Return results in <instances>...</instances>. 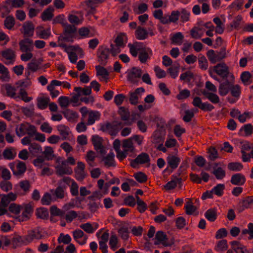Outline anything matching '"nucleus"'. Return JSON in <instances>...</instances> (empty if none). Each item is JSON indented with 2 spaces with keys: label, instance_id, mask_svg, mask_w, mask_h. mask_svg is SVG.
<instances>
[{
  "label": "nucleus",
  "instance_id": "nucleus-1",
  "mask_svg": "<svg viewBox=\"0 0 253 253\" xmlns=\"http://www.w3.org/2000/svg\"><path fill=\"white\" fill-rule=\"evenodd\" d=\"M36 132V127L27 123L20 124L16 126L15 128L16 134L19 137H21L26 134L33 136Z\"/></svg>",
  "mask_w": 253,
  "mask_h": 253
},
{
  "label": "nucleus",
  "instance_id": "nucleus-2",
  "mask_svg": "<svg viewBox=\"0 0 253 253\" xmlns=\"http://www.w3.org/2000/svg\"><path fill=\"white\" fill-rule=\"evenodd\" d=\"M207 56L211 63L215 64L226 57V48L222 47L219 51L216 52L212 49L209 50L207 52Z\"/></svg>",
  "mask_w": 253,
  "mask_h": 253
},
{
  "label": "nucleus",
  "instance_id": "nucleus-3",
  "mask_svg": "<svg viewBox=\"0 0 253 253\" xmlns=\"http://www.w3.org/2000/svg\"><path fill=\"white\" fill-rule=\"evenodd\" d=\"M31 188L30 181L25 179L21 180L14 185V190L18 196H23L29 193Z\"/></svg>",
  "mask_w": 253,
  "mask_h": 253
},
{
  "label": "nucleus",
  "instance_id": "nucleus-4",
  "mask_svg": "<svg viewBox=\"0 0 253 253\" xmlns=\"http://www.w3.org/2000/svg\"><path fill=\"white\" fill-rule=\"evenodd\" d=\"M211 68L214 73L223 79H227L229 76V68L224 62L218 63Z\"/></svg>",
  "mask_w": 253,
  "mask_h": 253
},
{
  "label": "nucleus",
  "instance_id": "nucleus-5",
  "mask_svg": "<svg viewBox=\"0 0 253 253\" xmlns=\"http://www.w3.org/2000/svg\"><path fill=\"white\" fill-rule=\"evenodd\" d=\"M142 70L137 67H132L127 73V80L132 84H137L142 74Z\"/></svg>",
  "mask_w": 253,
  "mask_h": 253
},
{
  "label": "nucleus",
  "instance_id": "nucleus-6",
  "mask_svg": "<svg viewBox=\"0 0 253 253\" xmlns=\"http://www.w3.org/2000/svg\"><path fill=\"white\" fill-rule=\"evenodd\" d=\"M109 49L103 46H100L97 50L98 61L102 65H105L109 57Z\"/></svg>",
  "mask_w": 253,
  "mask_h": 253
},
{
  "label": "nucleus",
  "instance_id": "nucleus-7",
  "mask_svg": "<svg viewBox=\"0 0 253 253\" xmlns=\"http://www.w3.org/2000/svg\"><path fill=\"white\" fill-rule=\"evenodd\" d=\"M21 211H22V214L19 216L18 218L19 221H26L30 218L33 211V208L30 203L24 204L22 206Z\"/></svg>",
  "mask_w": 253,
  "mask_h": 253
},
{
  "label": "nucleus",
  "instance_id": "nucleus-8",
  "mask_svg": "<svg viewBox=\"0 0 253 253\" xmlns=\"http://www.w3.org/2000/svg\"><path fill=\"white\" fill-rule=\"evenodd\" d=\"M19 45L21 52L32 51L34 48L33 40L28 38L20 41Z\"/></svg>",
  "mask_w": 253,
  "mask_h": 253
},
{
  "label": "nucleus",
  "instance_id": "nucleus-9",
  "mask_svg": "<svg viewBox=\"0 0 253 253\" xmlns=\"http://www.w3.org/2000/svg\"><path fill=\"white\" fill-rule=\"evenodd\" d=\"M150 161L149 155L146 153H142L131 162V166L133 168H135L138 164H143Z\"/></svg>",
  "mask_w": 253,
  "mask_h": 253
},
{
  "label": "nucleus",
  "instance_id": "nucleus-10",
  "mask_svg": "<svg viewBox=\"0 0 253 253\" xmlns=\"http://www.w3.org/2000/svg\"><path fill=\"white\" fill-rule=\"evenodd\" d=\"M85 165L81 162H78L77 167L75 169V177L79 181H83L86 176L84 171Z\"/></svg>",
  "mask_w": 253,
  "mask_h": 253
},
{
  "label": "nucleus",
  "instance_id": "nucleus-11",
  "mask_svg": "<svg viewBox=\"0 0 253 253\" xmlns=\"http://www.w3.org/2000/svg\"><path fill=\"white\" fill-rule=\"evenodd\" d=\"M91 140L94 149L101 154H104L105 153V150L102 144V138L98 135H93L92 137Z\"/></svg>",
  "mask_w": 253,
  "mask_h": 253
},
{
  "label": "nucleus",
  "instance_id": "nucleus-12",
  "mask_svg": "<svg viewBox=\"0 0 253 253\" xmlns=\"http://www.w3.org/2000/svg\"><path fill=\"white\" fill-rule=\"evenodd\" d=\"M11 244L13 249L20 247L23 245L29 244L26 236H16L14 237L11 240Z\"/></svg>",
  "mask_w": 253,
  "mask_h": 253
},
{
  "label": "nucleus",
  "instance_id": "nucleus-13",
  "mask_svg": "<svg viewBox=\"0 0 253 253\" xmlns=\"http://www.w3.org/2000/svg\"><path fill=\"white\" fill-rule=\"evenodd\" d=\"M128 46L129 48V52L133 57H136L138 52H140L143 49H147L141 42H135L133 44L129 43Z\"/></svg>",
  "mask_w": 253,
  "mask_h": 253
},
{
  "label": "nucleus",
  "instance_id": "nucleus-14",
  "mask_svg": "<svg viewBox=\"0 0 253 253\" xmlns=\"http://www.w3.org/2000/svg\"><path fill=\"white\" fill-rule=\"evenodd\" d=\"M34 31V26L32 22H25L22 26L21 33L23 34L25 38L33 36Z\"/></svg>",
  "mask_w": 253,
  "mask_h": 253
},
{
  "label": "nucleus",
  "instance_id": "nucleus-15",
  "mask_svg": "<svg viewBox=\"0 0 253 253\" xmlns=\"http://www.w3.org/2000/svg\"><path fill=\"white\" fill-rule=\"evenodd\" d=\"M64 30L63 35H65V38L69 39L70 42H73L72 38L73 35L77 31V28L75 25L66 24L64 25Z\"/></svg>",
  "mask_w": 253,
  "mask_h": 253
},
{
  "label": "nucleus",
  "instance_id": "nucleus-16",
  "mask_svg": "<svg viewBox=\"0 0 253 253\" xmlns=\"http://www.w3.org/2000/svg\"><path fill=\"white\" fill-rule=\"evenodd\" d=\"M73 237L75 240L80 245L85 244L87 239V236L84 234L81 230H76L73 232Z\"/></svg>",
  "mask_w": 253,
  "mask_h": 253
},
{
  "label": "nucleus",
  "instance_id": "nucleus-17",
  "mask_svg": "<svg viewBox=\"0 0 253 253\" xmlns=\"http://www.w3.org/2000/svg\"><path fill=\"white\" fill-rule=\"evenodd\" d=\"M230 182L233 185L241 186L245 184L246 178L242 173H236L232 175L231 176Z\"/></svg>",
  "mask_w": 253,
  "mask_h": 253
},
{
  "label": "nucleus",
  "instance_id": "nucleus-18",
  "mask_svg": "<svg viewBox=\"0 0 253 253\" xmlns=\"http://www.w3.org/2000/svg\"><path fill=\"white\" fill-rule=\"evenodd\" d=\"M168 165L172 169H176L180 162V158L173 155H169L167 158Z\"/></svg>",
  "mask_w": 253,
  "mask_h": 253
},
{
  "label": "nucleus",
  "instance_id": "nucleus-19",
  "mask_svg": "<svg viewBox=\"0 0 253 253\" xmlns=\"http://www.w3.org/2000/svg\"><path fill=\"white\" fill-rule=\"evenodd\" d=\"M17 196L18 194L16 192L15 193L10 192L6 195H3L1 197L0 203L2 206L5 207L7 206L10 202L15 201Z\"/></svg>",
  "mask_w": 253,
  "mask_h": 253
},
{
  "label": "nucleus",
  "instance_id": "nucleus-20",
  "mask_svg": "<svg viewBox=\"0 0 253 253\" xmlns=\"http://www.w3.org/2000/svg\"><path fill=\"white\" fill-rule=\"evenodd\" d=\"M232 84L228 80L221 83L219 86V93L221 96L227 95L230 90Z\"/></svg>",
  "mask_w": 253,
  "mask_h": 253
},
{
  "label": "nucleus",
  "instance_id": "nucleus-21",
  "mask_svg": "<svg viewBox=\"0 0 253 253\" xmlns=\"http://www.w3.org/2000/svg\"><path fill=\"white\" fill-rule=\"evenodd\" d=\"M26 236L29 244L31 243L34 239L40 240L43 238V235L39 229H36L28 232Z\"/></svg>",
  "mask_w": 253,
  "mask_h": 253
},
{
  "label": "nucleus",
  "instance_id": "nucleus-22",
  "mask_svg": "<svg viewBox=\"0 0 253 253\" xmlns=\"http://www.w3.org/2000/svg\"><path fill=\"white\" fill-rule=\"evenodd\" d=\"M145 89L143 87L137 88L134 92H129V101L132 105H136L138 103V94L140 92H144Z\"/></svg>",
  "mask_w": 253,
  "mask_h": 253
},
{
  "label": "nucleus",
  "instance_id": "nucleus-23",
  "mask_svg": "<svg viewBox=\"0 0 253 253\" xmlns=\"http://www.w3.org/2000/svg\"><path fill=\"white\" fill-rule=\"evenodd\" d=\"M152 54V50L150 48L143 49L139 52L138 59L142 63H145L147 60L150 59V55Z\"/></svg>",
  "mask_w": 253,
  "mask_h": 253
},
{
  "label": "nucleus",
  "instance_id": "nucleus-24",
  "mask_svg": "<svg viewBox=\"0 0 253 253\" xmlns=\"http://www.w3.org/2000/svg\"><path fill=\"white\" fill-rule=\"evenodd\" d=\"M100 130L103 132H108L111 135H115L119 131V130H114V126L113 124H111L109 122L101 124Z\"/></svg>",
  "mask_w": 253,
  "mask_h": 253
},
{
  "label": "nucleus",
  "instance_id": "nucleus-25",
  "mask_svg": "<svg viewBox=\"0 0 253 253\" xmlns=\"http://www.w3.org/2000/svg\"><path fill=\"white\" fill-rule=\"evenodd\" d=\"M231 244L232 245V249L236 253H247L248 250L246 247L240 242L234 241L232 242Z\"/></svg>",
  "mask_w": 253,
  "mask_h": 253
},
{
  "label": "nucleus",
  "instance_id": "nucleus-26",
  "mask_svg": "<svg viewBox=\"0 0 253 253\" xmlns=\"http://www.w3.org/2000/svg\"><path fill=\"white\" fill-rule=\"evenodd\" d=\"M217 165L218 164L217 163L214 164L212 173L217 179L221 180L225 177L226 172L225 170L221 167L216 168Z\"/></svg>",
  "mask_w": 253,
  "mask_h": 253
},
{
  "label": "nucleus",
  "instance_id": "nucleus-27",
  "mask_svg": "<svg viewBox=\"0 0 253 253\" xmlns=\"http://www.w3.org/2000/svg\"><path fill=\"white\" fill-rule=\"evenodd\" d=\"M155 238L158 241L161 242L165 246H170L173 244V242L169 243L167 241L168 239L167 236L162 231H159L156 233Z\"/></svg>",
  "mask_w": 253,
  "mask_h": 253
},
{
  "label": "nucleus",
  "instance_id": "nucleus-28",
  "mask_svg": "<svg viewBox=\"0 0 253 253\" xmlns=\"http://www.w3.org/2000/svg\"><path fill=\"white\" fill-rule=\"evenodd\" d=\"M135 35L137 39L144 40L148 38V32L144 28L138 26L135 32Z\"/></svg>",
  "mask_w": 253,
  "mask_h": 253
},
{
  "label": "nucleus",
  "instance_id": "nucleus-29",
  "mask_svg": "<svg viewBox=\"0 0 253 253\" xmlns=\"http://www.w3.org/2000/svg\"><path fill=\"white\" fill-rule=\"evenodd\" d=\"M1 55L5 59L9 60L8 63L5 62L6 64L13 63L15 57V53L13 50L10 48L7 49L2 51Z\"/></svg>",
  "mask_w": 253,
  "mask_h": 253
},
{
  "label": "nucleus",
  "instance_id": "nucleus-30",
  "mask_svg": "<svg viewBox=\"0 0 253 253\" xmlns=\"http://www.w3.org/2000/svg\"><path fill=\"white\" fill-rule=\"evenodd\" d=\"M2 155L4 159L13 160L16 156V152L14 148L8 147L3 150Z\"/></svg>",
  "mask_w": 253,
  "mask_h": 253
},
{
  "label": "nucleus",
  "instance_id": "nucleus-31",
  "mask_svg": "<svg viewBox=\"0 0 253 253\" xmlns=\"http://www.w3.org/2000/svg\"><path fill=\"white\" fill-rule=\"evenodd\" d=\"M100 113L97 111H90L88 112V118L87 122V125H93L96 121L99 120Z\"/></svg>",
  "mask_w": 253,
  "mask_h": 253
},
{
  "label": "nucleus",
  "instance_id": "nucleus-32",
  "mask_svg": "<svg viewBox=\"0 0 253 253\" xmlns=\"http://www.w3.org/2000/svg\"><path fill=\"white\" fill-rule=\"evenodd\" d=\"M253 203V200L250 197H248L243 200L239 204V208L238 209L239 212H242L245 209L249 208Z\"/></svg>",
  "mask_w": 253,
  "mask_h": 253
},
{
  "label": "nucleus",
  "instance_id": "nucleus-33",
  "mask_svg": "<svg viewBox=\"0 0 253 253\" xmlns=\"http://www.w3.org/2000/svg\"><path fill=\"white\" fill-rule=\"evenodd\" d=\"M56 173L57 175L62 176L64 174L70 175L73 173L72 169L70 167L59 166L56 167Z\"/></svg>",
  "mask_w": 253,
  "mask_h": 253
},
{
  "label": "nucleus",
  "instance_id": "nucleus-34",
  "mask_svg": "<svg viewBox=\"0 0 253 253\" xmlns=\"http://www.w3.org/2000/svg\"><path fill=\"white\" fill-rule=\"evenodd\" d=\"M202 94L206 98L208 99L211 103L217 104L219 102L220 99L218 96L214 93L209 92L206 90L202 91Z\"/></svg>",
  "mask_w": 253,
  "mask_h": 253
},
{
  "label": "nucleus",
  "instance_id": "nucleus-35",
  "mask_svg": "<svg viewBox=\"0 0 253 253\" xmlns=\"http://www.w3.org/2000/svg\"><path fill=\"white\" fill-rule=\"evenodd\" d=\"M95 69L96 71V75L101 76L102 78L104 79L106 82H107L109 76V72L105 68L100 65L96 66Z\"/></svg>",
  "mask_w": 253,
  "mask_h": 253
},
{
  "label": "nucleus",
  "instance_id": "nucleus-36",
  "mask_svg": "<svg viewBox=\"0 0 253 253\" xmlns=\"http://www.w3.org/2000/svg\"><path fill=\"white\" fill-rule=\"evenodd\" d=\"M205 216L210 221H214L217 218L216 210L214 208L209 209L205 212Z\"/></svg>",
  "mask_w": 253,
  "mask_h": 253
},
{
  "label": "nucleus",
  "instance_id": "nucleus-37",
  "mask_svg": "<svg viewBox=\"0 0 253 253\" xmlns=\"http://www.w3.org/2000/svg\"><path fill=\"white\" fill-rule=\"evenodd\" d=\"M118 113L120 116L121 120L124 121H128L130 118V113L127 108L125 107H120Z\"/></svg>",
  "mask_w": 253,
  "mask_h": 253
},
{
  "label": "nucleus",
  "instance_id": "nucleus-38",
  "mask_svg": "<svg viewBox=\"0 0 253 253\" xmlns=\"http://www.w3.org/2000/svg\"><path fill=\"white\" fill-rule=\"evenodd\" d=\"M103 0H86L84 2L87 7L90 8L88 14H93L95 11V5L102 2Z\"/></svg>",
  "mask_w": 253,
  "mask_h": 253
},
{
  "label": "nucleus",
  "instance_id": "nucleus-39",
  "mask_svg": "<svg viewBox=\"0 0 253 253\" xmlns=\"http://www.w3.org/2000/svg\"><path fill=\"white\" fill-rule=\"evenodd\" d=\"M44 155V158L47 161H50L53 159L55 157L53 148L50 146H46L44 148V151L42 152Z\"/></svg>",
  "mask_w": 253,
  "mask_h": 253
},
{
  "label": "nucleus",
  "instance_id": "nucleus-40",
  "mask_svg": "<svg viewBox=\"0 0 253 253\" xmlns=\"http://www.w3.org/2000/svg\"><path fill=\"white\" fill-rule=\"evenodd\" d=\"M54 9L53 7H49L43 11L42 14V19L43 21L50 20L53 16V11Z\"/></svg>",
  "mask_w": 253,
  "mask_h": 253
},
{
  "label": "nucleus",
  "instance_id": "nucleus-41",
  "mask_svg": "<svg viewBox=\"0 0 253 253\" xmlns=\"http://www.w3.org/2000/svg\"><path fill=\"white\" fill-rule=\"evenodd\" d=\"M62 113L64 117L69 121H73L79 117L77 112L70 109H67Z\"/></svg>",
  "mask_w": 253,
  "mask_h": 253
},
{
  "label": "nucleus",
  "instance_id": "nucleus-42",
  "mask_svg": "<svg viewBox=\"0 0 253 253\" xmlns=\"http://www.w3.org/2000/svg\"><path fill=\"white\" fill-rule=\"evenodd\" d=\"M22 113L27 117H31L34 115V105L31 104L29 107H23L21 108Z\"/></svg>",
  "mask_w": 253,
  "mask_h": 253
},
{
  "label": "nucleus",
  "instance_id": "nucleus-43",
  "mask_svg": "<svg viewBox=\"0 0 253 253\" xmlns=\"http://www.w3.org/2000/svg\"><path fill=\"white\" fill-rule=\"evenodd\" d=\"M17 170L13 171V174L16 176L21 175L23 174L26 169V166L25 163L18 161L16 166Z\"/></svg>",
  "mask_w": 253,
  "mask_h": 253
},
{
  "label": "nucleus",
  "instance_id": "nucleus-44",
  "mask_svg": "<svg viewBox=\"0 0 253 253\" xmlns=\"http://www.w3.org/2000/svg\"><path fill=\"white\" fill-rule=\"evenodd\" d=\"M114 156V153L111 152L103 159L105 166L108 167L115 166Z\"/></svg>",
  "mask_w": 253,
  "mask_h": 253
},
{
  "label": "nucleus",
  "instance_id": "nucleus-45",
  "mask_svg": "<svg viewBox=\"0 0 253 253\" xmlns=\"http://www.w3.org/2000/svg\"><path fill=\"white\" fill-rule=\"evenodd\" d=\"M29 150L30 153L33 155H35L42 152L41 146L36 143L30 144Z\"/></svg>",
  "mask_w": 253,
  "mask_h": 253
},
{
  "label": "nucleus",
  "instance_id": "nucleus-46",
  "mask_svg": "<svg viewBox=\"0 0 253 253\" xmlns=\"http://www.w3.org/2000/svg\"><path fill=\"white\" fill-rule=\"evenodd\" d=\"M57 129L60 134L62 136L63 140H66L69 135V127L64 125H61L57 126Z\"/></svg>",
  "mask_w": 253,
  "mask_h": 253
},
{
  "label": "nucleus",
  "instance_id": "nucleus-47",
  "mask_svg": "<svg viewBox=\"0 0 253 253\" xmlns=\"http://www.w3.org/2000/svg\"><path fill=\"white\" fill-rule=\"evenodd\" d=\"M185 212L188 215L192 214L197 210L196 206L193 205L191 200H189L184 207Z\"/></svg>",
  "mask_w": 253,
  "mask_h": 253
},
{
  "label": "nucleus",
  "instance_id": "nucleus-48",
  "mask_svg": "<svg viewBox=\"0 0 253 253\" xmlns=\"http://www.w3.org/2000/svg\"><path fill=\"white\" fill-rule=\"evenodd\" d=\"M228 249L227 242L226 240H222L219 241L215 247V250L221 253L227 250Z\"/></svg>",
  "mask_w": 253,
  "mask_h": 253
},
{
  "label": "nucleus",
  "instance_id": "nucleus-49",
  "mask_svg": "<svg viewBox=\"0 0 253 253\" xmlns=\"http://www.w3.org/2000/svg\"><path fill=\"white\" fill-rule=\"evenodd\" d=\"M36 215L38 218L42 219H47L48 217V210L44 208L38 209L36 211Z\"/></svg>",
  "mask_w": 253,
  "mask_h": 253
},
{
  "label": "nucleus",
  "instance_id": "nucleus-50",
  "mask_svg": "<svg viewBox=\"0 0 253 253\" xmlns=\"http://www.w3.org/2000/svg\"><path fill=\"white\" fill-rule=\"evenodd\" d=\"M225 188V187L224 184H218L211 190L213 194L217 195V196L220 197L223 195Z\"/></svg>",
  "mask_w": 253,
  "mask_h": 253
},
{
  "label": "nucleus",
  "instance_id": "nucleus-51",
  "mask_svg": "<svg viewBox=\"0 0 253 253\" xmlns=\"http://www.w3.org/2000/svg\"><path fill=\"white\" fill-rule=\"evenodd\" d=\"M184 36L180 32H178L173 35L171 38V42L173 43L181 45L183 42Z\"/></svg>",
  "mask_w": 253,
  "mask_h": 253
},
{
  "label": "nucleus",
  "instance_id": "nucleus-52",
  "mask_svg": "<svg viewBox=\"0 0 253 253\" xmlns=\"http://www.w3.org/2000/svg\"><path fill=\"white\" fill-rule=\"evenodd\" d=\"M123 147L126 151L132 152L134 150V146L131 137L123 141Z\"/></svg>",
  "mask_w": 253,
  "mask_h": 253
},
{
  "label": "nucleus",
  "instance_id": "nucleus-53",
  "mask_svg": "<svg viewBox=\"0 0 253 253\" xmlns=\"http://www.w3.org/2000/svg\"><path fill=\"white\" fill-rule=\"evenodd\" d=\"M17 97L20 98L22 100L25 102H29L32 99V97L28 96V93L23 88H20L19 91V95Z\"/></svg>",
  "mask_w": 253,
  "mask_h": 253
},
{
  "label": "nucleus",
  "instance_id": "nucleus-54",
  "mask_svg": "<svg viewBox=\"0 0 253 253\" xmlns=\"http://www.w3.org/2000/svg\"><path fill=\"white\" fill-rule=\"evenodd\" d=\"M95 157V153L93 151L90 150L87 152L85 159L87 163L90 167L94 166V161Z\"/></svg>",
  "mask_w": 253,
  "mask_h": 253
},
{
  "label": "nucleus",
  "instance_id": "nucleus-55",
  "mask_svg": "<svg viewBox=\"0 0 253 253\" xmlns=\"http://www.w3.org/2000/svg\"><path fill=\"white\" fill-rule=\"evenodd\" d=\"M243 168V165L239 162H232L228 165V168L232 171H238L242 169Z\"/></svg>",
  "mask_w": 253,
  "mask_h": 253
},
{
  "label": "nucleus",
  "instance_id": "nucleus-56",
  "mask_svg": "<svg viewBox=\"0 0 253 253\" xmlns=\"http://www.w3.org/2000/svg\"><path fill=\"white\" fill-rule=\"evenodd\" d=\"M179 69V65L178 63L174 64L171 67L168 69L169 72L170 76L175 79L178 75V73Z\"/></svg>",
  "mask_w": 253,
  "mask_h": 253
},
{
  "label": "nucleus",
  "instance_id": "nucleus-57",
  "mask_svg": "<svg viewBox=\"0 0 253 253\" xmlns=\"http://www.w3.org/2000/svg\"><path fill=\"white\" fill-rule=\"evenodd\" d=\"M5 89L8 96L11 98H17L15 87L12 86L10 84H7L5 85Z\"/></svg>",
  "mask_w": 253,
  "mask_h": 253
},
{
  "label": "nucleus",
  "instance_id": "nucleus-58",
  "mask_svg": "<svg viewBox=\"0 0 253 253\" xmlns=\"http://www.w3.org/2000/svg\"><path fill=\"white\" fill-rule=\"evenodd\" d=\"M148 5L146 3H142L137 7H134L133 11L137 14H142L148 10Z\"/></svg>",
  "mask_w": 253,
  "mask_h": 253
},
{
  "label": "nucleus",
  "instance_id": "nucleus-59",
  "mask_svg": "<svg viewBox=\"0 0 253 253\" xmlns=\"http://www.w3.org/2000/svg\"><path fill=\"white\" fill-rule=\"evenodd\" d=\"M15 24V20L11 16H7L4 21V25L7 29H11Z\"/></svg>",
  "mask_w": 253,
  "mask_h": 253
},
{
  "label": "nucleus",
  "instance_id": "nucleus-60",
  "mask_svg": "<svg viewBox=\"0 0 253 253\" xmlns=\"http://www.w3.org/2000/svg\"><path fill=\"white\" fill-rule=\"evenodd\" d=\"M0 188L2 190L7 192L12 189V185L8 180H3L0 181Z\"/></svg>",
  "mask_w": 253,
  "mask_h": 253
},
{
  "label": "nucleus",
  "instance_id": "nucleus-61",
  "mask_svg": "<svg viewBox=\"0 0 253 253\" xmlns=\"http://www.w3.org/2000/svg\"><path fill=\"white\" fill-rule=\"evenodd\" d=\"M118 233L123 240L126 241L128 239V229L127 227H122L119 229Z\"/></svg>",
  "mask_w": 253,
  "mask_h": 253
},
{
  "label": "nucleus",
  "instance_id": "nucleus-62",
  "mask_svg": "<svg viewBox=\"0 0 253 253\" xmlns=\"http://www.w3.org/2000/svg\"><path fill=\"white\" fill-rule=\"evenodd\" d=\"M22 206L15 203L11 204L8 207V211L15 214H18L21 211Z\"/></svg>",
  "mask_w": 253,
  "mask_h": 253
},
{
  "label": "nucleus",
  "instance_id": "nucleus-63",
  "mask_svg": "<svg viewBox=\"0 0 253 253\" xmlns=\"http://www.w3.org/2000/svg\"><path fill=\"white\" fill-rule=\"evenodd\" d=\"M133 176L135 179L139 183H144L147 180V175L142 172L135 173Z\"/></svg>",
  "mask_w": 253,
  "mask_h": 253
},
{
  "label": "nucleus",
  "instance_id": "nucleus-64",
  "mask_svg": "<svg viewBox=\"0 0 253 253\" xmlns=\"http://www.w3.org/2000/svg\"><path fill=\"white\" fill-rule=\"evenodd\" d=\"M179 12L181 21L185 22L189 21L190 12L188 11L185 9H182Z\"/></svg>",
  "mask_w": 253,
  "mask_h": 253
}]
</instances>
